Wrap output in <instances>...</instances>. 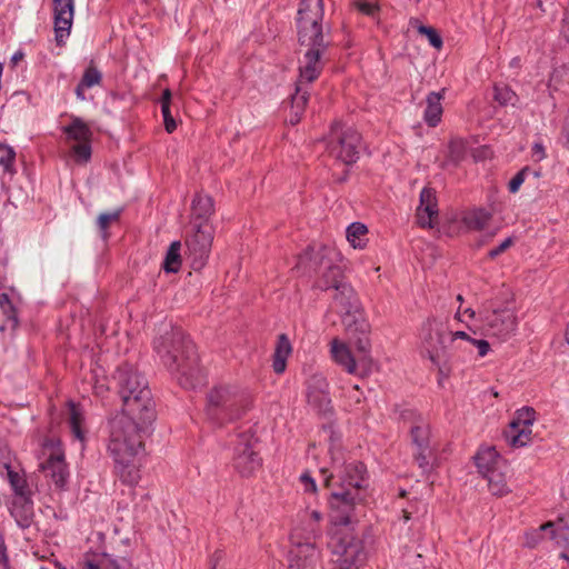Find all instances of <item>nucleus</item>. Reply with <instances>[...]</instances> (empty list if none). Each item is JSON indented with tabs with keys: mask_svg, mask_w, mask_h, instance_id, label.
Segmentation results:
<instances>
[{
	"mask_svg": "<svg viewBox=\"0 0 569 569\" xmlns=\"http://www.w3.org/2000/svg\"><path fill=\"white\" fill-rule=\"evenodd\" d=\"M546 157V152H545V148L541 143H535L533 147H532V158L536 160V161H541L542 159H545Z\"/></svg>",
	"mask_w": 569,
	"mask_h": 569,
	"instance_id": "bf43d9fd",
	"label": "nucleus"
},
{
	"mask_svg": "<svg viewBox=\"0 0 569 569\" xmlns=\"http://www.w3.org/2000/svg\"><path fill=\"white\" fill-rule=\"evenodd\" d=\"M410 436L417 449L427 450V448H430V427L427 420H420V423L411 426Z\"/></svg>",
	"mask_w": 569,
	"mask_h": 569,
	"instance_id": "2f4dec72",
	"label": "nucleus"
},
{
	"mask_svg": "<svg viewBox=\"0 0 569 569\" xmlns=\"http://www.w3.org/2000/svg\"><path fill=\"white\" fill-rule=\"evenodd\" d=\"M100 81H101V73L93 66H90L87 68V70L83 73V77L81 79L82 86H86L87 88L97 86L100 83Z\"/></svg>",
	"mask_w": 569,
	"mask_h": 569,
	"instance_id": "a18cd8bd",
	"label": "nucleus"
},
{
	"mask_svg": "<svg viewBox=\"0 0 569 569\" xmlns=\"http://www.w3.org/2000/svg\"><path fill=\"white\" fill-rule=\"evenodd\" d=\"M212 241L213 231L210 226L203 222L194 224V232L186 241L194 270H200L206 264Z\"/></svg>",
	"mask_w": 569,
	"mask_h": 569,
	"instance_id": "ddd939ff",
	"label": "nucleus"
},
{
	"mask_svg": "<svg viewBox=\"0 0 569 569\" xmlns=\"http://www.w3.org/2000/svg\"><path fill=\"white\" fill-rule=\"evenodd\" d=\"M0 309L3 313V316L6 317V321H4V323H2L0 326V330L3 331L7 328L14 330L18 326V319H17L16 310H14L12 302L9 303L8 307L4 306V307H1Z\"/></svg>",
	"mask_w": 569,
	"mask_h": 569,
	"instance_id": "79ce46f5",
	"label": "nucleus"
},
{
	"mask_svg": "<svg viewBox=\"0 0 569 569\" xmlns=\"http://www.w3.org/2000/svg\"><path fill=\"white\" fill-rule=\"evenodd\" d=\"M491 218L492 214L488 210L483 208H476L463 214L462 222L468 229L479 231L488 226Z\"/></svg>",
	"mask_w": 569,
	"mask_h": 569,
	"instance_id": "c85d7f7f",
	"label": "nucleus"
},
{
	"mask_svg": "<svg viewBox=\"0 0 569 569\" xmlns=\"http://www.w3.org/2000/svg\"><path fill=\"white\" fill-rule=\"evenodd\" d=\"M356 360L358 366V373L355 375L361 378L368 377L377 368V362L370 356V352L359 355L358 359Z\"/></svg>",
	"mask_w": 569,
	"mask_h": 569,
	"instance_id": "58836bf2",
	"label": "nucleus"
},
{
	"mask_svg": "<svg viewBox=\"0 0 569 569\" xmlns=\"http://www.w3.org/2000/svg\"><path fill=\"white\" fill-rule=\"evenodd\" d=\"M83 569H120V568L114 561H111L108 559H102L98 563H94L91 560H87L83 563Z\"/></svg>",
	"mask_w": 569,
	"mask_h": 569,
	"instance_id": "603ef678",
	"label": "nucleus"
},
{
	"mask_svg": "<svg viewBox=\"0 0 569 569\" xmlns=\"http://www.w3.org/2000/svg\"><path fill=\"white\" fill-rule=\"evenodd\" d=\"M329 386L326 378L321 375H313L308 386V402L320 412L330 411L331 400L329 397Z\"/></svg>",
	"mask_w": 569,
	"mask_h": 569,
	"instance_id": "6ab92c4d",
	"label": "nucleus"
},
{
	"mask_svg": "<svg viewBox=\"0 0 569 569\" xmlns=\"http://www.w3.org/2000/svg\"><path fill=\"white\" fill-rule=\"evenodd\" d=\"M153 420L144 415L121 412L110 421L108 450L114 461V470L120 480L136 485L140 480L141 457L144 451V436Z\"/></svg>",
	"mask_w": 569,
	"mask_h": 569,
	"instance_id": "f03ea898",
	"label": "nucleus"
},
{
	"mask_svg": "<svg viewBox=\"0 0 569 569\" xmlns=\"http://www.w3.org/2000/svg\"><path fill=\"white\" fill-rule=\"evenodd\" d=\"M6 468H7L10 485L12 486L13 490L16 491V493L23 496L24 489H26L24 478L22 476H20L18 472L10 469L9 466H6Z\"/></svg>",
	"mask_w": 569,
	"mask_h": 569,
	"instance_id": "c03bdc74",
	"label": "nucleus"
},
{
	"mask_svg": "<svg viewBox=\"0 0 569 569\" xmlns=\"http://www.w3.org/2000/svg\"><path fill=\"white\" fill-rule=\"evenodd\" d=\"M357 7L362 13L368 16H373L377 11V6L370 2H358Z\"/></svg>",
	"mask_w": 569,
	"mask_h": 569,
	"instance_id": "13d9d810",
	"label": "nucleus"
},
{
	"mask_svg": "<svg viewBox=\"0 0 569 569\" xmlns=\"http://www.w3.org/2000/svg\"><path fill=\"white\" fill-rule=\"evenodd\" d=\"M329 537L328 547L336 557L337 569H360L366 553L361 541L352 535L350 525H336L331 520Z\"/></svg>",
	"mask_w": 569,
	"mask_h": 569,
	"instance_id": "1a4fd4ad",
	"label": "nucleus"
},
{
	"mask_svg": "<svg viewBox=\"0 0 569 569\" xmlns=\"http://www.w3.org/2000/svg\"><path fill=\"white\" fill-rule=\"evenodd\" d=\"M443 96H445V89H442L439 92H430L427 96V100H426L427 107H426V110L423 113V119L429 127H436L441 120V116H442L441 100L443 99Z\"/></svg>",
	"mask_w": 569,
	"mask_h": 569,
	"instance_id": "393cba45",
	"label": "nucleus"
},
{
	"mask_svg": "<svg viewBox=\"0 0 569 569\" xmlns=\"http://www.w3.org/2000/svg\"><path fill=\"white\" fill-rule=\"evenodd\" d=\"M323 0H301L298 10V40L300 46L326 41L322 30Z\"/></svg>",
	"mask_w": 569,
	"mask_h": 569,
	"instance_id": "9b49d317",
	"label": "nucleus"
},
{
	"mask_svg": "<svg viewBox=\"0 0 569 569\" xmlns=\"http://www.w3.org/2000/svg\"><path fill=\"white\" fill-rule=\"evenodd\" d=\"M329 42L321 41L320 44L300 46L306 48L302 58L299 60V78L296 83V92L291 98V117L290 122L296 124L300 121L301 114L305 110L309 99L308 84L315 81L322 68V56L325 54Z\"/></svg>",
	"mask_w": 569,
	"mask_h": 569,
	"instance_id": "6e6552de",
	"label": "nucleus"
},
{
	"mask_svg": "<svg viewBox=\"0 0 569 569\" xmlns=\"http://www.w3.org/2000/svg\"><path fill=\"white\" fill-rule=\"evenodd\" d=\"M320 553L316 543L292 546L289 552V569H320Z\"/></svg>",
	"mask_w": 569,
	"mask_h": 569,
	"instance_id": "f3484780",
	"label": "nucleus"
},
{
	"mask_svg": "<svg viewBox=\"0 0 569 569\" xmlns=\"http://www.w3.org/2000/svg\"><path fill=\"white\" fill-rule=\"evenodd\" d=\"M63 132L69 140L80 142H90L92 131L89 126L78 117H71V123L63 128Z\"/></svg>",
	"mask_w": 569,
	"mask_h": 569,
	"instance_id": "cd10ccee",
	"label": "nucleus"
},
{
	"mask_svg": "<svg viewBox=\"0 0 569 569\" xmlns=\"http://www.w3.org/2000/svg\"><path fill=\"white\" fill-rule=\"evenodd\" d=\"M418 32L428 38L430 44L436 49H440L442 47V39L438 34L437 30L432 27L419 26Z\"/></svg>",
	"mask_w": 569,
	"mask_h": 569,
	"instance_id": "de8ad7c7",
	"label": "nucleus"
},
{
	"mask_svg": "<svg viewBox=\"0 0 569 569\" xmlns=\"http://www.w3.org/2000/svg\"><path fill=\"white\" fill-rule=\"evenodd\" d=\"M349 332H357L355 330V327L351 330H348ZM361 336L355 340V347L359 355L368 353L370 352V340L367 337L369 330L366 333H362L361 331H358Z\"/></svg>",
	"mask_w": 569,
	"mask_h": 569,
	"instance_id": "8fccbe9b",
	"label": "nucleus"
},
{
	"mask_svg": "<svg viewBox=\"0 0 569 569\" xmlns=\"http://www.w3.org/2000/svg\"><path fill=\"white\" fill-rule=\"evenodd\" d=\"M410 26H412L413 28H416L418 30V27L422 26V24L419 22L418 19L412 18V19H410Z\"/></svg>",
	"mask_w": 569,
	"mask_h": 569,
	"instance_id": "69168bd1",
	"label": "nucleus"
},
{
	"mask_svg": "<svg viewBox=\"0 0 569 569\" xmlns=\"http://www.w3.org/2000/svg\"><path fill=\"white\" fill-rule=\"evenodd\" d=\"M566 339H567V342L569 343V322H568L567 330H566Z\"/></svg>",
	"mask_w": 569,
	"mask_h": 569,
	"instance_id": "774afa93",
	"label": "nucleus"
},
{
	"mask_svg": "<svg viewBox=\"0 0 569 569\" xmlns=\"http://www.w3.org/2000/svg\"><path fill=\"white\" fill-rule=\"evenodd\" d=\"M489 153H490L489 149L482 148V149L475 151L473 157L476 159L486 158L489 156Z\"/></svg>",
	"mask_w": 569,
	"mask_h": 569,
	"instance_id": "052dcab7",
	"label": "nucleus"
},
{
	"mask_svg": "<svg viewBox=\"0 0 569 569\" xmlns=\"http://www.w3.org/2000/svg\"><path fill=\"white\" fill-rule=\"evenodd\" d=\"M322 515L318 510H305L298 519L297 525L291 531L292 546H301L315 543V540L320 536V522Z\"/></svg>",
	"mask_w": 569,
	"mask_h": 569,
	"instance_id": "2eb2a0df",
	"label": "nucleus"
},
{
	"mask_svg": "<svg viewBox=\"0 0 569 569\" xmlns=\"http://www.w3.org/2000/svg\"><path fill=\"white\" fill-rule=\"evenodd\" d=\"M83 413L74 403L69 405V426L72 436L79 440L81 446L86 439V430L83 428Z\"/></svg>",
	"mask_w": 569,
	"mask_h": 569,
	"instance_id": "7c9ffc66",
	"label": "nucleus"
},
{
	"mask_svg": "<svg viewBox=\"0 0 569 569\" xmlns=\"http://www.w3.org/2000/svg\"><path fill=\"white\" fill-rule=\"evenodd\" d=\"M430 457H431L430 448H427V450L417 449V453L415 456L416 461L418 462V465L421 469H426L429 466Z\"/></svg>",
	"mask_w": 569,
	"mask_h": 569,
	"instance_id": "5fc2aeb1",
	"label": "nucleus"
},
{
	"mask_svg": "<svg viewBox=\"0 0 569 569\" xmlns=\"http://www.w3.org/2000/svg\"><path fill=\"white\" fill-rule=\"evenodd\" d=\"M154 350L163 365L178 376L183 388H196L203 381L193 343L179 328L166 330L154 340Z\"/></svg>",
	"mask_w": 569,
	"mask_h": 569,
	"instance_id": "20e7f679",
	"label": "nucleus"
},
{
	"mask_svg": "<svg viewBox=\"0 0 569 569\" xmlns=\"http://www.w3.org/2000/svg\"><path fill=\"white\" fill-rule=\"evenodd\" d=\"M478 472L483 477L492 470L505 467L506 461L499 456L493 447L480 448L475 456Z\"/></svg>",
	"mask_w": 569,
	"mask_h": 569,
	"instance_id": "4be33fe9",
	"label": "nucleus"
},
{
	"mask_svg": "<svg viewBox=\"0 0 569 569\" xmlns=\"http://www.w3.org/2000/svg\"><path fill=\"white\" fill-rule=\"evenodd\" d=\"M233 466L242 477L252 476L261 466V459L251 447V437L248 433L238 436L234 448Z\"/></svg>",
	"mask_w": 569,
	"mask_h": 569,
	"instance_id": "dca6fc26",
	"label": "nucleus"
},
{
	"mask_svg": "<svg viewBox=\"0 0 569 569\" xmlns=\"http://www.w3.org/2000/svg\"><path fill=\"white\" fill-rule=\"evenodd\" d=\"M330 353L333 361L348 373H358L357 360L347 343L338 338L332 339L330 341Z\"/></svg>",
	"mask_w": 569,
	"mask_h": 569,
	"instance_id": "412c9836",
	"label": "nucleus"
},
{
	"mask_svg": "<svg viewBox=\"0 0 569 569\" xmlns=\"http://www.w3.org/2000/svg\"><path fill=\"white\" fill-rule=\"evenodd\" d=\"M328 253L329 251L326 247H320L318 249L310 248L299 256L297 268L303 272L316 270L318 267L325 264Z\"/></svg>",
	"mask_w": 569,
	"mask_h": 569,
	"instance_id": "b1692460",
	"label": "nucleus"
},
{
	"mask_svg": "<svg viewBox=\"0 0 569 569\" xmlns=\"http://www.w3.org/2000/svg\"><path fill=\"white\" fill-rule=\"evenodd\" d=\"M291 350V343L287 335H280L276 345L272 362V368L276 373L280 375L286 370L287 359L290 356Z\"/></svg>",
	"mask_w": 569,
	"mask_h": 569,
	"instance_id": "bb28decb",
	"label": "nucleus"
},
{
	"mask_svg": "<svg viewBox=\"0 0 569 569\" xmlns=\"http://www.w3.org/2000/svg\"><path fill=\"white\" fill-rule=\"evenodd\" d=\"M0 166H2L6 171L11 172L16 158L14 150L11 147L0 143Z\"/></svg>",
	"mask_w": 569,
	"mask_h": 569,
	"instance_id": "37998d69",
	"label": "nucleus"
},
{
	"mask_svg": "<svg viewBox=\"0 0 569 569\" xmlns=\"http://www.w3.org/2000/svg\"><path fill=\"white\" fill-rule=\"evenodd\" d=\"M553 525L556 526L552 527L550 539L555 540L557 546L563 549L560 557L569 561V517L559 518L557 521H553Z\"/></svg>",
	"mask_w": 569,
	"mask_h": 569,
	"instance_id": "a878e982",
	"label": "nucleus"
},
{
	"mask_svg": "<svg viewBox=\"0 0 569 569\" xmlns=\"http://www.w3.org/2000/svg\"><path fill=\"white\" fill-rule=\"evenodd\" d=\"M360 133L339 121L332 123L327 144L330 156L345 164H352L359 158Z\"/></svg>",
	"mask_w": 569,
	"mask_h": 569,
	"instance_id": "f8f14e48",
	"label": "nucleus"
},
{
	"mask_svg": "<svg viewBox=\"0 0 569 569\" xmlns=\"http://www.w3.org/2000/svg\"><path fill=\"white\" fill-rule=\"evenodd\" d=\"M465 313H467L470 318H475L476 316V312L470 308L466 309Z\"/></svg>",
	"mask_w": 569,
	"mask_h": 569,
	"instance_id": "338daca9",
	"label": "nucleus"
},
{
	"mask_svg": "<svg viewBox=\"0 0 569 569\" xmlns=\"http://www.w3.org/2000/svg\"><path fill=\"white\" fill-rule=\"evenodd\" d=\"M120 213L121 209L99 214L97 219V226L101 231L103 239L108 237V228L110 227V224L119 220Z\"/></svg>",
	"mask_w": 569,
	"mask_h": 569,
	"instance_id": "ea45409f",
	"label": "nucleus"
},
{
	"mask_svg": "<svg viewBox=\"0 0 569 569\" xmlns=\"http://www.w3.org/2000/svg\"><path fill=\"white\" fill-rule=\"evenodd\" d=\"M87 88L86 86H82V83L80 82L78 84V87L76 88V94L79 99L81 100H84V93H83V89Z\"/></svg>",
	"mask_w": 569,
	"mask_h": 569,
	"instance_id": "680f3d73",
	"label": "nucleus"
},
{
	"mask_svg": "<svg viewBox=\"0 0 569 569\" xmlns=\"http://www.w3.org/2000/svg\"><path fill=\"white\" fill-rule=\"evenodd\" d=\"M495 100L501 106L511 104L515 106L517 101L516 93L507 86L495 87Z\"/></svg>",
	"mask_w": 569,
	"mask_h": 569,
	"instance_id": "a19ab883",
	"label": "nucleus"
},
{
	"mask_svg": "<svg viewBox=\"0 0 569 569\" xmlns=\"http://www.w3.org/2000/svg\"><path fill=\"white\" fill-rule=\"evenodd\" d=\"M0 569H10L7 547L2 535L0 533Z\"/></svg>",
	"mask_w": 569,
	"mask_h": 569,
	"instance_id": "4d7b16f0",
	"label": "nucleus"
},
{
	"mask_svg": "<svg viewBox=\"0 0 569 569\" xmlns=\"http://www.w3.org/2000/svg\"><path fill=\"white\" fill-rule=\"evenodd\" d=\"M420 353L428 358L439 369L447 366L456 351L471 352L477 349L479 357L490 351V345L485 339H476L465 330H452L437 318L427 319L419 332Z\"/></svg>",
	"mask_w": 569,
	"mask_h": 569,
	"instance_id": "7ed1b4c3",
	"label": "nucleus"
},
{
	"mask_svg": "<svg viewBox=\"0 0 569 569\" xmlns=\"http://www.w3.org/2000/svg\"><path fill=\"white\" fill-rule=\"evenodd\" d=\"M449 161L458 164L466 154V142L462 139H452L448 147Z\"/></svg>",
	"mask_w": 569,
	"mask_h": 569,
	"instance_id": "4c0bfd02",
	"label": "nucleus"
},
{
	"mask_svg": "<svg viewBox=\"0 0 569 569\" xmlns=\"http://www.w3.org/2000/svg\"><path fill=\"white\" fill-rule=\"evenodd\" d=\"M161 112L163 116L164 128L168 133H171L177 128V122L171 113V91L166 89L161 98Z\"/></svg>",
	"mask_w": 569,
	"mask_h": 569,
	"instance_id": "e433bc0d",
	"label": "nucleus"
},
{
	"mask_svg": "<svg viewBox=\"0 0 569 569\" xmlns=\"http://www.w3.org/2000/svg\"><path fill=\"white\" fill-rule=\"evenodd\" d=\"M42 472L49 477L57 487H63L67 481V467L62 456H50L40 465Z\"/></svg>",
	"mask_w": 569,
	"mask_h": 569,
	"instance_id": "5701e85b",
	"label": "nucleus"
},
{
	"mask_svg": "<svg viewBox=\"0 0 569 569\" xmlns=\"http://www.w3.org/2000/svg\"><path fill=\"white\" fill-rule=\"evenodd\" d=\"M213 201L207 194H197L192 201V214L196 219L207 220L213 213Z\"/></svg>",
	"mask_w": 569,
	"mask_h": 569,
	"instance_id": "72a5a7b5",
	"label": "nucleus"
},
{
	"mask_svg": "<svg viewBox=\"0 0 569 569\" xmlns=\"http://www.w3.org/2000/svg\"><path fill=\"white\" fill-rule=\"evenodd\" d=\"M438 218L436 192L423 188L420 193V204L417 209V222L422 228H432Z\"/></svg>",
	"mask_w": 569,
	"mask_h": 569,
	"instance_id": "aec40b11",
	"label": "nucleus"
},
{
	"mask_svg": "<svg viewBox=\"0 0 569 569\" xmlns=\"http://www.w3.org/2000/svg\"><path fill=\"white\" fill-rule=\"evenodd\" d=\"M253 405L252 395L234 382H219L206 396V418L217 427H223L242 418Z\"/></svg>",
	"mask_w": 569,
	"mask_h": 569,
	"instance_id": "39448f33",
	"label": "nucleus"
},
{
	"mask_svg": "<svg viewBox=\"0 0 569 569\" xmlns=\"http://www.w3.org/2000/svg\"><path fill=\"white\" fill-rule=\"evenodd\" d=\"M181 242L173 241L167 251L164 261L162 263V268L166 272H178L181 267V256H180Z\"/></svg>",
	"mask_w": 569,
	"mask_h": 569,
	"instance_id": "c9c22d12",
	"label": "nucleus"
},
{
	"mask_svg": "<svg viewBox=\"0 0 569 569\" xmlns=\"http://www.w3.org/2000/svg\"><path fill=\"white\" fill-rule=\"evenodd\" d=\"M530 169L528 167L520 170L509 182V191L515 193L519 190L520 186L523 183L525 178L529 174Z\"/></svg>",
	"mask_w": 569,
	"mask_h": 569,
	"instance_id": "3c124183",
	"label": "nucleus"
},
{
	"mask_svg": "<svg viewBox=\"0 0 569 569\" xmlns=\"http://www.w3.org/2000/svg\"><path fill=\"white\" fill-rule=\"evenodd\" d=\"M480 318L483 330L489 337L505 342L517 333L519 319L512 298L503 303L485 305L483 310L480 311Z\"/></svg>",
	"mask_w": 569,
	"mask_h": 569,
	"instance_id": "9d476101",
	"label": "nucleus"
},
{
	"mask_svg": "<svg viewBox=\"0 0 569 569\" xmlns=\"http://www.w3.org/2000/svg\"><path fill=\"white\" fill-rule=\"evenodd\" d=\"M553 521H548L541 525L539 528L531 529L525 533V546L527 548L533 549L536 548L547 535L549 538L552 533V527H555Z\"/></svg>",
	"mask_w": 569,
	"mask_h": 569,
	"instance_id": "473e14b6",
	"label": "nucleus"
},
{
	"mask_svg": "<svg viewBox=\"0 0 569 569\" xmlns=\"http://www.w3.org/2000/svg\"><path fill=\"white\" fill-rule=\"evenodd\" d=\"M72 151L79 162H87L91 157L90 142H80L72 147Z\"/></svg>",
	"mask_w": 569,
	"mask_h": 569,
	"instance_id": "09e8293b",
	"label": "nucleus"
},
{
	"mask_svg": "<svg viewBox=\"0 0 569 569\" xmlns=\"http://www.w3.org/2000/svg\"><path fill=\"white\" fill-rule=\"evenodd\" d=\"M54 2V31L58 44L69 36L73 20V0H53Z\"/></svg>",
	"mask_w": 569,
	"mask_h": 569,
	"instance_id": "a211bd4d",
	"label": "nucleus"
},
{
	"mask_svg": "<svg viewBox=\"0 0 569 569\" xmlns=\"http://www.w3.org/2000/svg\"><path fill=\"white\" fill-rule=\"evenodd\" d=\"M322 481L331 490L330 508L336 525H351L357 521V509L365 501L368 487L367 468L362 462H340L332 452L331 471L321 469Z\"/></svg>",
	"mask_w": 569,
	"mask_h": 569,
	"instance_id": "f257e3e1",
	"label": "nucleus"
},
{
	"mask_svg": "<svg viewBox=\"0 0 569 569\" xmlns=\"http://www.w3.org/2000/svg\"><path fill=\"white\" fill-rule=\"evenodd\" d=\"M318 286L322 290L335 289L333 299L340 307V312L343 315L342 322L347 330L355 327L356 331L362 333L368 331V323L362 318L359 300L350 284L343 281L340 267L328 263Z\"/></svg>",
	"mask_w": 569,
	"mask_h": 569,
	"instance_id": "423d86ee",
	"label": "nucleus"
},
{
	"mask_svg": "<svg viewBox=\"0 0 569 569\" xmlns=\"http://www.w3.org/2000/svg\"><path fill=\"white\" fill-rule=\"evenodd\" d=\"M300 482L303 486L305 492L315 493L317 491L316 480L309 475V472H305L300 476Z\"/></svg>",
	"mask_w": 569,
	"mask_h": 569,
	"instance_id": "864d4df0",
	"label": "nucleus"
},
{
	"mask_svg": "<svg viewBox=\"0 0 569 569\" xmlns=\"http://www.w3.org/2000/svg\"><path fill=\"white\" fill-rule=\"evenodd\" d=\"M23 59V53L21 51L16 52L11 58V63L16 66L19 61Z\"/></svg>",
	"mask_w": 569,
	"mask_h": 569,
	"instance_id": "e2e57ef3",
	"label": "nucleus"
},
{
	"mask_svg": "<svg viewBox=\"0 0 569 569\" xmlns=\"http://www.w3.org/2000/svg\"><path fill=\"white\" fill-rule=\"evenodd\" d=\"M114 379L123 402L122 412L144 415L146 420H154V406L144 377L126 365L117 370Z\"/></svg>",
	"mask_w": 569,
	"mask_h": 569,
	"instance_id": "0eeeda50",
	"label": "nucleus"
},
{
	"mask_svg": "<svg viewBox=\"0 0 569 569\" xmlns=\"http://www.w3.org/2000/svg\"><path fill=\"white\" fill-rule=\"evenodd\" d=\"M368 228L360 222H353L347 228V240L355 249H363L367 246Z\"/></svg>",
	"mask_w": 569,
	"mask_h": 569,
	"instance_id": "f704fd0d",
	"label": "nucleus"
},
{
	"mask_svg": "<svg viewBox=\"0 0 569 569\" xmlns=\"http://www.w3.org/2000/svg\"><path fill=\"white\" fill-rule=\"evenodd\" d=\"M9 303H11V301H10L8 295L7 293H1L0 295V308L4 307V306L8 307Z\"/></svg>",
	"mask_w": 569,
	"mask_h": 569,
	"instance_id": "0e129e2a",
	"label": "nucleus"
},
{
	"mask_svg": "<svg viewBox=\"0 0 569 569\" xmlns=\"http://www.w3.org/2000/svg\"><path fill=\"white\" fill-rule=\"evenodd\" d=\"M507 465L483 476L488 481V488L495 496H503L510 491L506 479Z\"/></svg>",
	"mask_w": 569,
	"mask_h": 569,
	"instance_id": "c756f323",
	"label": "nucleus"
},
{
	"mask_svg": "<svg viewBox=\"0 0 569 569\" xmlns=\"http://www.w3.org/2000/svg\"><path fill=\"white\" fill-rule=\"evenodd\" d=\"M536 420V411L530 407H523L516 411V415L508 429L506 438L510 446L520 448L528 445L532 438V425Z\"/></svg>",
	"mask_w": 569,
	"mask_h": 569,
	"instance_id": "4468645a",
	"label": "nucleus"
},
{
	"mask_svg": "<svg viewBox=\"0 0 569 569\" xmlns=\"http://www.w3.org/2000/svg\"><path fill=\"white\" fill-rule=\"evenodd\" d=\"M513 243V239L512 238H507L506 240H503L497 248H493L491 249L489 252H488V257L490 259H495L497 258L499 254H501L502 252H505L508 248H510Z\"/></svg>",
	"mask_w": 569,
	"mask_h": 569,
	"instance_id": "6e6d98bb",
	"label": "nucleus"
},
{
	"mask_svg": "<svg viewBox=\"0 0 569 569\" xmlns=\"http://www.w3.org/2000/svg\"><path fill=\"white\" fill-rule=\"evenodd\" d=\"M399 419L409 427L420 423V420H426L422 415L411 408H403L399 411Z\"/></svg>",
	"mask_w": 569,
	"mask_h": 569,
	"instance_id": "49530a36",
	"label": "nucleus"
}]
</instances>
